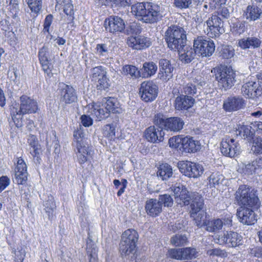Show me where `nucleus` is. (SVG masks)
<instances>
[{
	"label": "nucleus",
	"instance_id": "nucleus-52",
	"mask_svg": "<svg viewBox=\"0 0 262 262\" xmlns=\"http://www.w3.org/2000/svg\"><path fill=\"white\" fill-rule=\"evenodd\" d=\"M32 12L37 14L41 8V0H26Z\"/></svg>",
	"mask_w": 262,
	"mask_h": 262
},
{
	"label": "nucleus",
	"instance_id": "nucleus-41",
	"mask_svg": "<svg viewBox=\"0 0 262 262\" xmlns=\"http://www.w3.org/2000/svg\"><path fill=\"white\" fill-rule=\"evenodd\" d=\"M43 206L45 207L44 210L47 214L49 219H53L54 216V212L56 205L52 196H48V199L45 202Z\"/></svg>",
	"mask_w": 262,
	"mask_h": 262
},
{
	"label": "nucleus",
	"instance_id": "nucleus-30",
	"mask_svg": "<svg viewBox=\"0 0 262 262\" xmlns=\"http://www.w3.org/2000/svg\"><path fill=\"white\" fill-rule=\"evenodd\" d=\"M262 14V9L255 5H249L244 11V17L249 21L259 19Z\"/></svg>",
	"mask_w": 262,
	"mask_h": 262
},
{
	"label": "nucleus",
	"instance_id": "nucleus-15",
	"mask_svg": "<svg viewBox=\"0 0 262 262\" xmlns=\"http://www.w3.org/2000/svg\"><path fill=\"white\" fill-rule=\"evenodd\" d=\"M258 208L240 207L237 210L236 215L240 222L243 224L251 225L254 224L257 219L254 210Z\"/></svg>",
	"mask_w": 262,
	"mask_h": 262
},
{
	"label": "nucleus",
	"instance_id": "nucleus-40",
	"mask_svg": "<svg viewBox=\"0 0 262 262\" xmlns=\"http://www.w3.org/2000/svg\"><path fill=\"white\" fill-rule=\"evenodd\" d=\"M223 228L222 220L220 219L209 220L206 224L205 230L210 232H217Z\"/></svg>",
	"mask_w": 262,
	"mask_h": 262
},
{
	"label": "nucleus",
	"instance_id": "nucleus-58",
	"mask_svg": "<svg viewBox=\"0 0 262 262\" xmlns=\"http://www.w3.org/2000/svg\"><path fill=\"white\" fill-rule=\"evenodd\" d=\"M182 248L171 249L168 250L167 255L171 258L182 260Z\"/></svg>",
	"mask_w": 262,
	"mask_h": 262
},
{
	"label": "nucleus",
	"instance_id": "nucleus-60",
	"mask_svg": "<svg viewBox=\"0 0 262 262\" xmlns=\"http://www.w3.org/2000/svg\"><path fill=\"white\" fill-rule=\"evenodd\" d=\"M192 0H174V5L180 9L188 8L192 4Z\"/></svg>",
	"mask_w": 262,
	"mask_h": 262
},
{
	"label": "nucleus",
	"instance_id": "nucleus-49",
	"mask_svg": "<svg viewBox=\"0 0 262 262\" xmlns=\"http://www.w3.org/2000/svg\"><path fill=\"white\" fill-rule=\"evenodd\" d=\"M183 138V136L182 135L170 138L168 141L169 146L181 151Z\"/></svg>",
	"mask_w": 262,
	"mask_h": 262
},
{
	"label": "nucleus",
	"instance_id": "nucleus-11",
	"mask_svg": "<svg viewBox=\"0 0 262 262\" xmlns=\"http://www.w3.org/2000/svg\"><path fill=\"white\" fill-rule=\"evenodd\" d=\"M193 47L198 55L204 57L212 55L215 50L213 41L210 39L203 36H198L194 39Z\"/></svg>",
	"mask_w": 262,
	"mask_h": 262
},
{
	"label": "nucleus",
	"instance_id": "nucleus-14",
	"mask_svg": "<svg viewBox=\"0 0 262 262\" xmlns=\"http://www.w3.org/2000/svg\"><path fill=\"white\" fill-rule=\"evenodd\" d=\"M239 144L233 138L226 137L221 142V151L226 156L234 157L239 154Z\"/></svg>",
	"mask_w": 262,
	"mask_h": 262
},
{
	"label": "nucleus",
	"instance_id": "nucleus-9",
	"mask_svg": "<svg viewBox=\"0 0 262 262\" xmlns=\"http://www.w3.org/2000/svg\"><path fill=\"white\" fill-rule=\"evenodd\" d=\"M73 136L74 139L73 144L77 150L76 155L78 161L80 164H82L88 160V156L89 154V148L84 145V133L82 130H75Z\"/></svg>",
	"mask_w": 262,
	"mask_h": 262
},
{
	"label": "nucleus",
	"instance_id": "nucleus-45",
	"mask_svg": "<svg viewBox=\"0 0 262 262\" xmlns=\"http://www.w3.org/2000/svg\"><path fill=\"white\" fill-rule=\"evenodd\" d=\"M220 56L224 59H229L233 57L234 50L231 46L223 45L219 51Z\"/></svg>",
	"mask_w": 262,
	"mask_h": 262
},
{
	"label": "nucleus",
	"instance_id": "nucleus-47",
	"mask_svg": "<svg viewBox=\"0 0 262 262\" xmlns=\"http://www.w3.org/2000/svg\"><path fill=\"white\" fill-rule=\"evenodd\" d=\"M91 78L92 81H96L97 79L106 75V72L102 66H98L91 70Z\"/></svg>",
	"mask_w": 262,
	"mask_h": 262
},
{
	"label": "nucleus",
	"instance_id": "nucleus-4",
	"mask_svg": "<svg viewBox=\"0 0 262 262\" xmlns=\"http://www.w3.org/2000/svg\"><path fill=\"white\" fill-rule=\"evenodd\" d=\"M235 199L240 207L258 208L260 205L256 191L247 185H241L235 193Z\"/></svg>",
	"mask_w": 262,
	"mask_h": 262
},
{
	"label": "nucleus",
	"instance_id": "nucleus-26",
	"mask_svg": "<svg viewBox=\"0 0 262 262\" xmlns=\"http://www.w3.org/2000/svg\"><path fill=\"white\" fill-rule=\"evenodd\" d=\"M56 8L62 9L64 13L68 16V24H74V11L71 0H56Z\"/></svg>",
	"mask_w": 262,
	"mask_h": 262
},
{
	"label": "nucleus",
	"instance_id": "nucleus-2",
	"mask_svg": "<svg viewBox=\"0 0 262 262\" xmlns=\"http://www.w3.org/2000/svg\"><path fill=\"white\" fill-rule=\"evenodd\" d=\"M211 72L214 74L218 86L225 91L230 90L236 81L235 72L230 67L221 65L214 68Z\"/></svg>",
	"mask_w": 262,
	"mask_h": 262
},
{
	"label": "nucleus",
	"instance_id": "nucleus-19",
	"mask_svg": "<svg viewBox=\"0 0 262 262\" xmlns=\"http://www.w3.org/2000/svg\"><path fill=\"white\" fill-rule=\"evenodd\" d=\"M27 165L24 160L21 157H19L17 158L13 181L18 185H24L27 182Z\"/></svg>",
	"mask_w": 262,
	"mask_h": 262
},
{
	"label": "nucleus",
	"instance_id": "nucleus-7",
	"mask_svg": "<svg viewBox=\"0 0 262 262\" xmlns=\"http://www.w3.org/2000/svg\"><path fill=\"white\" fill-rule=\"evenodd\" d=\"M139 235L136 230L129 229L123 232L120 243V251L122 255L126 256L134 253Z\"/></svg>",
	"mask_w": 262,
	"mask_h": 262
},
{
	"label": "nucleus",
	"instance_id": "nucleus-59",
	"mask_svg": "<svg viewBox=\"0 0 262 262\" xmlns=\"http://www.w3.org/2000/svg\"><path fill=\"white\" fill-rule=\"evenodd\" d=\"M97 84L96 86L98 90H104L107 89L110 86L106 75L103 77H100V78L97 79Z\"/></svg>",
	"mask_w": 262,
	"mask_h": 262
},
{
	"label": "nucleus",
	"instance_id": "nucleus-16",
	"mask_svg": "<svg viewBox=\"0 0 262 262\" xmlns=\"http://www.w3.org/2000/svg\"><path fill=\"white\" fill-rule=\"evenodd\" d=\"M246 105V100L241 96H231L223 103V108L226 112L236 111L244 108Z\"/></svg>",
	"mask_w": 262,
	"mask_h": 262
},
{
	"label": "nucleus",
	"instance_id": "nucleus-34",
	"mask_svg": "<svg viewBox=\"0 0 262 262\" xmlns=\"http://www.w3.org/2000/svg\"><path fill=\"white\" fill-rule=\"evenodd\" d=\"M184 124L182 119L179 117H170L167 119L165 129L178 132L183 128Z\"/></svg>",
	"mask_w": 262,
	"mask_h": 262
},
{
	"label": "nucleus",
	"instance_id": "nucleus-56",
	"mask_svg": "<svg viewBox=\"0 0 262 262\" xmlns=\"http://www.w3.org/2000/svg\"><path fill=\"white\" fill-rule=\"evenodd\" d=\"M251 150L253 153L256 154L262 153V139L261 138H257L253 141Z\"/></svg>",
	"mask_w": 262,
	"mask_h": 262
},
{
	"label": "nucleus",
	"instance_id": "nucleus-48",
	"mask_svg": "<svg viewBox=\"0 0 262 262\" xmlns=\"http://www.w3.org/2000/svg\"><path fill=\"white\" fill-rule=\"evenodd\" d=\"M170 241L175 246H181L187 243V237L185 234H178L173 236Z\"/></svg>",
	"mask_w": 262,
	"mask_h": 262
},
{
	"label": "nucleus",
	"instance_id": "nucleus-24",
	"mask_svg": "<svg viewBox=\"0 0 262 262\" xmlns=\"http://www.w3.org/2000/svg\"><path fill=\"white\" fill-rule=\"evenodd\" d=\"M49 56V49L47 47L43 46L39 51L38 57L43 70L48 75H49L51 73L52 68L53 67L50 62Z\"/></svg>",
	"mask_w": 262,
	"mask_h": 262
},
{
	"label": "nucleus",
	"instance_id": "nucleus-3",
	"mask_svg": "<svg viewBox=\"0 0 262 262\" xmlns=\"http://www.w3.org/2000/svg\"><path fill=\"white\" fill-rule=\"evenodd\" d=\"M164 38L168 47L172 50H176L186 43V32L181 26L171 25L165 31Z\"/></svg>",
	"mask_w": 262,
	"mask_h": 262
},
{
	"label": "nucleus",
	"instance_id": "nucleus-31",
	"mask_svg": "<svg viewBox=\"0 0 262 262\" xmlns=\"http://www.w3.org/2000/svg\"><path fill=\"white\" fill-rule=\"evenodd\" d=\"M200 149V144L198 141L194 140L193 138L183 137L181 151L188 153H193Z\"/></svg>",
	"mask_w": 262,
	"mask_h": 262
},
{
	"label": "nucleus",
	"instance_id": "nucleus-42",
	"mask_svg": "<svg viewBox=\"0 0 262 262\" xmlns=\"http://www.w3.org/2000/svg\"><path fill=\"white\" fill-rule=\"evenodd\" d=\"M224 177L219 172H212L208 178L209 185L210 187H216L222 183Z\"/></svg>",
	"mask_w": 262,
	"mask_h": 262
},
{
	"label": "nucleus",
	"instance_id": "nucleus-33",
	"mask_svg": "<svg viewBox=\"0 0 262 262\" xmlns=\"http://www.w3.org/2000/svg\"><path fill=\"white\" fill-rule=\"evenodd\" d=\"M261 41L257 37L252 36L238 40L237 46L242 49H255L260 47Z\"/></svg>",
	"mask_w": 262,
	"mask_h": 262
},
{
	"label": "nucleus",
	"instance_id": "nucleus-1",
	"mask_svg": "<svg viewBox=\"0 0 262 262\" xmlns=\"http://www.w3.org/2000/svg\"><path fill=\"white\" fill-rule=\"evenodd\" d=\"M161 7L149 3H137L132 6V13L139 19L145 23L152 24L162 17Z\"/></svg>",
	"mask_w": 262,
	"mask_h": 262
},
{
	"label": "nucleus",
	"instance_id": "nucleus-17",
	"mask_svg": "<svg viewBox=\"0 0 262 262\" xmlns=\"http://www.w3.org/2000/svg\"><path fill=\"white\" fill-rule=\"evenodd\" d=\"M241 92L246 97L254 99L262 94V84L259 81L247 82L242 85Z\"/></svg>",
	"mask_w": 262,
	"mask_h": 262
},
{
	"label": "nucleus",
	"instance_id": "nucleus-35",
	"mask_svg": "<svg viewBox=\"0 0 262 262\" xmlns=\"http://www.w3.org/2000/svg\"><path fill=\"white\" fill-rule=\"evenodd\" d=\"M157 69V66L155 62H146L143 63L142 68L140 69L141 77L149 78L156 74Z\"/></svg>",
	"mask_w": 262,
	"mask_h": 262
},
{
	"label": "nucleus",
	"instance_id": "nucleus-43",
	"mask_svg": "<svg viewBox=\"0 0 262 262\" xmlns=\"http://www.w3.org/2000/svg\"><path fill=\"white\" fill-rule=\"evenodd\" d=\"M122 73L126 75H130L133 78L136 79L141 77V71L132 65H125L122 68Z\"/></svg>",
	"mask_w": 262,
	"mask_h": 262
},
{
	"label": "nucleus",
	"instance_id": "nucleus-54",
	"mask_svg": "<svg viewBox=\"0 0 262 262\" xmlns=\"http://www.w3.org/2000/svg\"><path fill=\"white\" fill-rule=\"evenodd\" d=\"M103 135L110 140H113L115 137V129L113 125L106 124L104 126Z\"/></svg>",
	"mask_w": 262,
	"mask_h": 262
},
{
	"label": "nucleus",
	"instance_id": "nucleus-21",
	"mask_svg": "<svg viewBox=\"0 0 262 262\" xmlns=\"http://www.w3.org/2000/svg\"><path fill=\"white\" fill-rule=\"evenodd\" d=\"M104 26L107 31L113 34L121 32L125 28L124 20L118 16H110L106 19Z\"/></svg>",
	"mask_w": 262,
	"mask_h": 262
},
{
	"label": "nucleus",
	"instance_id": "nucleus-55",
	"mask_svg": "<svg viewBox=\"0 0 262 262\" xmlns=\"http://www.w3.org/2000/svg\"><path fill=\"white\" fill-rule=\"evenodd\" d=\"M113 183L116 188H119L120 187V189L117 192V195L120 196L124 192V190L126 187L127 182L125 179H122L121 182H120L118 180H114L113 181Z\"/></svg>",
	"mask_w": 262,
	"mask_h": 262
},
{
	"label": "nucleus",
	"instance_id": "nucleus-36",
	"mask_svg": "<svg viewBox=\"0 0 262 262\" xmlns=\"http://www.w3.org/2000/svg\"><path fill=\"white\" fill-rule=\"evenodd\" d=\"M254 134V129L252 128L251 126L247 125H242L238 127L236 130V135L238 134L248 141H251L253 139Z\"/></svg>",
	"mask_w": 262,
	"mask_h": 262
},
{
	"label": "nucleus",
	"instance_id": "nucleus-57",
	"mask_svg": "<svg viewBox=\"0 0 262 262\" xmlns=\"http://www.w3.org/2000/svg\"><path fill=\"white\" fill-rule=\"evenodd\" d=\"M245 24L244 22H236L233 24L231 31L237 34H241L245 31Z\"/></svg>",
	"mask_w": 262,
	"mask_h": 262
},
{
	"label": "nucleus",
	"instance_id": "nucleus-39",
	"mask_svg": "<svg viewBox=\"0 0 262 262\" xmlns=\"http://www.w3.org/2000/svg\"><path fill=\"white\" fill-rule=\"evenodd\" d=\"M98 249L97 246L92 242L87 243L86 253L89 262H98Z\"/></svg>",
	"mask_w": 262,
	"mask_h": 262
},
{
	"label": "nucleus",
	"instance_id": "nucleus-32",
	"mask_svg": "<svg viewBox=\"0 0 262 262\" xmlns=\"http://www.w3.org/2000/svg\"><path fill=\"white\" fill-rule=\"evenodd\" d=\"M88 112L93 117H95L98 121L105 119L109 116L108 112H106L105 109L104 110L98 104L94 103L90 104L88 105Z\"/></svg>",
	"mask_w": 262,
	"mask_h": 262
},
{
	"label": "nucleus",
	"instance_id": "nucleus-50",
	"mask_svg": "<svg viewBox=\"0 0 262 262\" xmlns=\"http://www.w3.org/2000/svg\"><path fill=\"white\" fill-rule=\"evenodd\" d=\"M181 93L182 94L186 95V96H189L192 97L196 93V85L191 82L188 83L183 85Z\"/></svg>",
	"mask_w": 262,
	"mask_h": 262
},
{
	"label": "nucleus",
	"instance_id": "nucleus-62",
	"mask_svg": "<svg viewBox=\"0 0 262 262\" xmlns=\"http://www.w3.org/2000/svg\"><path fill=\"white\" fill-rule=\"evenodd\" d=\"M216 15L221 16L223 18L227 19L230 16V12L228 8L225 6L218 8L216 12Z\"/></svg>",
	"mask_w": 262,
	"mask_h": 262
},
{
	"label": "nucleus",
	"instance_id": "nucleus-25",
	"mask_svg": "<svg viewBox=\"0 0 262 262\" xmlns=\"http://www.w3.org/2000/svg\"><path fill=\"white\" fill-rule=\"evenodd\" d=\"M160 201L156 199H150L146 201L145 209L147 214L151 217L158 216L162 211Z\"/></svg>",
	"mask_w": 262,
	"mask_h": 262
},
{
	"label": "nucleus",
	"instance_id": "nucleus-22",
	"mask_svg": "<svg viewBox=\"0 0 262 262\" xmlns=\"http://www.w3.org/2000/svg\"><path fill=\"white\" fill-rule=\"evenodd\" d=\"M159 72L158 78L162 80L167 81L172 78L173 67L170 61L166 59H160L159 61Z\"/></svg>",
	"mask_w": 262,
	"mask_h": 262
},
{
	"label": "nucleus",
	"instance_id": "nucleus-18",
	"mask_svg": "<svg viewBox=\"0 0 262 262\" xmlns=\"http://www.w3.org/2000/svg\"><path fill=\"white\" fill-rule=\"evenodd\" d=\"M172 190L174 194L176 202L180 205H188L192 200V196L187 188L182 184L174 186Z\"/></svg>",
	"mask_w": 262,
	"mask_h": 262
},
{
	"label": "nucleus",
	"instance_id": "nucleus-27",
	"mask_svg": "<svg viewBox=\"0 0 262 262\" xmlns=\"http://www.w3.org/2000/svg\"><path fill=\"white\" fill-rule=\"evenodd\" d=\"M60 96V101L66 104L72 103L77 99L75 89L68 85H64L61 89Z\"/></svg>",
	"mask_w": 262,
	"mask_h": 262
},
{
	"label": "nucleus",
	"instance_id": "nucleus-37",
	"mask_svg": "<svg viewBox=\"0 0 262 262\" xmlns=\"http://www.w3.org/2000/svg\"><path fill=\"white\" fill-rule=\"evenodd\" d=\"M173 174V170L171 166L167 163L160 165L158 168L157 176L162 180H167Z\"/></svg>",
	"mask_w": 262,
	"mask_h": 262
},
{
	"label": "nucleus",
	"instance_id": "nucleus-53",
	"mask_svg": "<svg viewBox=\"0 0 262 262\" xmlns=\"http://www.w3.org/2000/svg\"><path fill=\"white\" fill-rule=\"evenodd\" d=\"M158 200L160 201V203H161V206L163 204L165 207H170L173 205V199L169 194L160 195Z\"/></svg>",
	"mask_w": 262,
	"mask_h": 262
},
{
	"label": "nucleus",
	"instance_id": "nucleus-61",
	"mask_svg": "<svg viewBox=\"0 0 262 262\" xmlns=\"http://www.w3.org/2000/svg\"><path fill=\"white\" fill-rule=\"evenodd\" d=\"M96 49L97 54L100 56H105L108 54V47L106 44H98L97 45Z\"/></svg>",
	"mask_w": 262,
	"mask_h": 262
},
{
	"label": "nucleus",
	"instance_id": "nucleus-38",
	"mask_svg": "<svg viewBox=\"0 0 262 262\" xmlns=\"http://www.w3.org/2000/svg\"><path fill=\"white\" fill-rule=\"evenodd\" d=\"M105 103L104 107L106 112H108V115L110 113H116L118 112L117 109L119 107V104L117 100L115 98H105Z\"/></svg>",
	"mask_w": 262,
	"mask_h": 262
},
{
	"label": "nucleus",
	"instance_id": "nucleus-8",
	"mask_svg": "<svg viewBox=\"0 0 262 262\" xmlns=\"http://www.w3.org/2000/svg\"><path fill=\"white\" fill-rule=\"evenodd\" d=\"M204 32L210 37L219 36L224 32L223 20L220 16L214 13L204 24Z\"/></svg>",
	"mask_w": 262,
	"mask_h": 262
},
{
	"label": "nucleus",
	"instance_id": "nucleus-63",
	"mask_svg": "<svg viewBox=\"0 0 262 262\" xmlns=\"http://www.w3.org/2000/svg\"><path fill=\"white\" fill-rule=\"evenodd\" d=\"M207 254L210 256H224L226 253L224 250H222L220 249L214 248L211 249H208L206 252Z\"/></svg>",
	"mask_w": 262,
	"mask_h": 262
},
{
	"label": "nucleus",
	"instance_id": "nucleus-23",
	"mask_svg": "<svg viewBox=\"0 0 262 262\" xmlns=\"http://www.w3.org/2000/svg\"><path fill=\"white\" fill-rule=\"evenodd\" d=\"M165 133L162 129L156 128L154 126H150L146 128L144 132L145 139L151 143H159L164 139Z\"/></svg>",
	"mask_w": 262,
	"mask_h": 262
},
{
	"label": "nucleus",
	"instance_id": "nucleus-6",
	"mask_svg": "<svg viewBox=\"0 0 262 262\" xmlns=\"http://www.w3.org/2000/svg\"><path fill=\"white\" fill-rule=\"evenodd\" d=\"M38 110V104L36 101L30 97L23 95L20 97L19 108L13 107L11 109L12 119L15 121V119H18L27 114L35 113Z\"/></svg>",
	"mask_w": 262,
	"mask_h": 262
},
{
	"label": "nucleus",
	"instance_id": "nucleus-64",
	"mask_svg": "<svg viewBox=\"0 0 262 262\" xmlns=\"http://www.w3.org/2000/svg\"><path fill=\"white\" fill-rule=\"evenodd\" d=\"M10 183V179L7 176L0 177V193L9 185Z\"/></svg>",
	"mask_w": 262,
	"mask_h": 262
},
{
	"label": "nucleus",
	"instance_id": "nucleus-13",
	"mask_svg": "<svg viewBox=\"0 0 262 262\" xmlns=\"http://www.w3.org/2000/svg\"><path fill=\"white\" fill-rule=\"evenodd\" d=\"M158 87L151 81L143 82L139 89V95L145 102H151L157 97Z\"/></svg>",
	"mask_w": 262,
	"mask_h": 262
},
{
	"label": "nucleus",
	"instance_id": "nucleus-29",
	"mask_svg": "<svg viewBox=\"0 0 262 262\" xmlns=\"http://www.w3.org/2000/svg\"><path fill=\"white\" fill-rule=\"evenodd\" d=\"M194 102V99L191 96L181 94L176 97L174 102L175 108L177 110H187L191 107Z\"/></svg>",
	"mask_w": 262,
	"mask_h": 262
},
{
	"label": "nucleus",
	"instance_id": "nucleus-44",
	"mask_svg": "<svg viewBox=\"0 0 262 262\" xmlns=\"http://www.w3.org/2000/svg\"><path fill=\"white\" fill-rule=\"evenodd\" d=\"M167 119L163 114H155L153 119L154 123L158 126L160 129L166 128Z\"/></svg>",
	"mask_w": 262,
	"mask_h": 262
},
{
	"label": "nucleus",
	"instance_id": "nucleus-12",
	"mask_svg": "<svg viewBox=\"0 0 262 262\" xmlns=\"http://www.w3.org/2000/svg\"><path fill=\"white\" fill-rule=\"evenodd\" d=\"M178 167L182 173L189 178H196L201 176L204 171L202 165L188 161L179 162Z\"/></svg>",
	"mask_w": 262,
	"mask_h": 262
},
{
	"label": "nucleus",
	"instance_id": "nucleus-28",
	"mask_svg": "<svg viewBox=\"0 0 262 262\" xmlns=\"http://www.w3.org/2000/svg\"><path fill=\"white\" fill-rule=\"evenodd\" d=\"M179 52V56L182 61L186 63L190 62L194 58L198 52H195L194 47L192 48L189 46L184 43L183 46L176 49Z\"/></svg>",
	"mask_w": 262,
	"mask_h": 262
},
{
	"label": "nucleus",
	"instance_id": "nucleus-51",
	"mask_svg": "<svg viewBox=\"0 0 262 262\" xmlns=\"http://www.w3.org/2000/svg\"><path fill=\"white\" fill-rule=\"evenodd\" d=\"M197 253L196 249L193 248L187 247L182 248V260L191 259L195 258Z\"/></svg>",
	"mask_w": 262,
	"mask_h": 262
},
{
	"label": "nucleus",
	"instance_id": "nucleus-20",
	"mask_svg": "<svg viewBox=\"0 0 262 262\" xmlns=\"http://www.w3.org/2000/svg\"><path fill=\"white\" fill-rule=\"evenodd\" d=\"M151 39L144 35L132 36L129 37L127 40L128 46L135 50H142L147 48L151 45Z\"/></svg>",
	"mask_w": 262,
	"mask_h": 262
},
{
	"label": "nucleus",
	"instance_id": "nucleus-46",
	"mask_svg": "<svg viewBox=\"0 0 262 262\" xmlns=\"http://www.w3.org/2000/svg\"><path fill=\"white\" fill-rule=\"evenodd\" d=\"M258 164L259 162L255 160L252 161L251 163L243 165L242 168V172L247 175L253 174L257 167H259Z\"/></svg>",
	"mask_w": 262,
	"mask_h": 262
},
{
	"label": "nucleus",
	"instance_id": "nucleus-10",
	"mask_svg": "<svg viewBox=\"0 0 262 262\" xmlns=\"http://www.w3.org/2000/svg\"><path fill=\"white\" fill-rule=\"evenodd\" d=\"M243 237L238 233L226 231L214 237V242L220 245H226L229 247H235L242 244Z\"/></svg>",
	"mask_w": 262,
	"mask_h": 262
},
{
	"label": "nucleus",
	"instance_id": "nucleus-5",
	"mask_svg": "<svg viewBox=\"0 0 262 262\" xmlns=\"http://www.w3.org/2000/svg\"><path fill=\"white\" fill-rule=\"evenodd\" d=\"M204 205V200L203 198L198 194H195L193 196L191 207V217H193L195 225L199 227L203 226L206 227L207 222L209 221L207 219V214L202 210Z\"/></svg>",
	"mask_w": 262,
	"mask_h": 262
}]
</instances>
